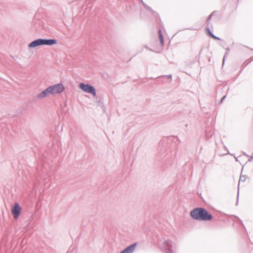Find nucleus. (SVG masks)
Wrapping results in <instances>:
<instances>
[{
    "label": "nucleus",
    "mask_w": 253,
    "mask_h": 253,
    "mask_svg": "<svg viewBox=\"0 0 253 253\" xmlns=\"http://www.w3.org/2000/svg\"><path fill=\"white\" fill-rule=\"evenodd\" d=\"M144 7H145L147 9L151 10V11H152V14H153L154 16H155V13H156V12H155V11H153L150 7H149V6H148L147 4H146V5H145V6H144Z\"/></svg>",
    "instance_id": "dca6fc26"
},
{
    "label": "nucleus",
    "mask_w": 253,
    "mask_h": 253,
    "mask_svg": "<svg viewBox=\"0 0 253 253\" xmlns=\"http://www.w3.org/2000/svg\"><path fill=\"white\" fill-rule=\"evenodd\" d=\"M216 11H214L213 12H212V13H211L209 16H213L215 14V13H216Z\"/></svg>",
    "instance_id": "4be33fe9"
},
{
    "label": "nucleus",
    "mask_w": 253,
    "mask_h": 253,
    "mask_svg": "<svg viewBox=\"0 0 253 253\" xmlns=\"http://www.w3.org/2000/svg\"><path fill=\"white\" fill-rule=\"evenodd\" d=\"M191 217L198 221H210L213 218L212 214L203 208H197L190 212Z\"/></svg>",
    "instance_id": "f257e3e1"
},
{
    "label": "nucleus",
    "mask_w": 253,
    "mask_h": 253,
    "mask_svg": "<svg viewBox=\"0 0 253 253\" xmlns=\"http://www.w3.org/2000/svg\"><path fill=\"white\" fill-rule=\"evenodd\" d=\"M213 39H215V40H220V39L219 38V37H217L216 36H215V35H213V36H212V37Z\"/></svg>",
    "instance_id": "aec40b11"
},
{
    "label": "nucleus",
    "mask_w": 253,
    "mask_h": 253,
    "mask_svg": "<svg viewBox=\"0 0 253 253\" xmlns=\"http://www.w3.org/2000/svg\"><path fill=\"white\" fill-rule=\"evenodd\" d=\"M206 31L207 34L209 35V36L212 38V36H213V34L211 31L209 27H206Z\"/></svg>",
    "instance_id": "9b49d317"
},
{
    "label": "nucleus",
    "mask_w": 253,
    "mask_h": 253,
    "mask_svg": "<svg viewBox=\"0 0 253 253\" xmlns=\"http://www.w3.org/2000/svg\"><path fill=\"white\" fill-rule=\"evenodd\" d=\"M169 79H170V81H171V79H172V75L171 74H170V75H168L167 76H166Z\"/></svg>",
    "instance_id": "412c9836"
},
{
    "label": "nucleus",
    "mask_w": 253,
    "mask_h": 253,
    "mask_svg": "<svg viewBox=\"0 0 253 253\" xmlns=\"http://www.w3.org/2000/svg\"><path fill=\"white\" fill-rule=\"evenodd\" d=\"M65 19H63V22H64L65 24L68 26L71 22H68V21H73V18L72 17H65Z\"/></svg>",
    "instance_id": "6e6552de"
},
{
    "label": "nucleus",
    "mask_w": 253,
    "mask_h": 253,
    "mask_svg": "<svg viewBox=\"0 0 253 253\" xmlns=\"http://www.w3.org/2000/svg\"><path fill=\"white\" fill-rule=\"evenodd\" d=\"M40 45H42V39H38L32 42L29 44L28 47L29 48H34Z\"/></svg>",
    "instance_id": "39448f33"
},
{
    "label": "nucleus",
    "mask_w": 253,
    "mask_h": 253,
    "mask_svg": "<svg viewBox=\"0 0 253 253\" xmlns=\"http://www.w3.org/2000/svg\"><path fill=\"white\" fill-rule=\"evenodd\" d=\"M246 181V177L244 176H241L240 178L239 182L241 181L245 182Z\"/></svg>",
    "instance_id": "a211bd4d"
},
{
    "label": "nucleus",
    "mask_w": 253,
    "mask_h": 253,
    "mask_svg": "<svg viewBox=\"0 0 253 253\" xmlns=\"http://www.w3.org/2000/svg\"><path fill=\"white\" fill-rule=\"evenodd\" d=\"M47 96L48 95H47V94L43 90V91H42L41 93H39L37 95V98L39 99H42V98H44L47 97Z\"/></svg>",
    "instance_id": "9d476101"
},
{
    "label": "nucleus",
    "mask_w": 253,
    "mask_h": 253,
    "mask_svg": "<svg viewBox=\"0 0 253 253\" xmlns=\"http://www.w3.org/2000/svg\"><path fill=\"white\" fill-rule=\"evenodd\" d=\"M51 95H55L62 93L64 90V86L62 84H57L50 86Z\"/></svg>",
    "instance_id": "7ed1b4c3"
},
{
    "label": "nucleus",
    "mask_w": 253,
    "mask_h": 253,
    "mask_svg": "<svg viewBox=\"0 0 253 253\" xmlns=\"http://www.w3.org/2000/svg\"><path fill=\"white\" fill-rule=\"evenodd\" d=\"M163 250L166 253H173V251L171 248H170L169 249H167L166 248H164Z\"/></svg>",
    "instance_id": "ddd939ff"
},
{
    "label": "nucleus",
    "mask_w": 253,
    "mask_h": 253,
    "mask_svg": "<svg viewBox=\"0 0 253 253\" xmlns=\"http://www.w3.org/2000/svg\"><path fill=\"white\" fill-rule=\"evenodd\" d=\"M159 37L160 41V43L162 46H164V39L163 38V36L162 34L161 30L160 29L159 30Z\"/></svg>",
    "instance_id": "1a4fd4ad"
},
{
    "label": "nucleus",
    "mask_w": 253,
    "mask_h": 253,
    "mask_svg": "<svg viewBox=\"0 0 253 253\" xmlns=\"http://www.w3.org/2000/svg\"><path fill=\"white\" fill-rule=\"evenodd\" d=\"M44 91L47 94V95L51 94V91L50 86L46 88Z\"/></svg>",
    "instance_id": "f8f14e48"
},
{
    "label": "nucleus",
    "mask_w": 253,
    "mask_h": 253,
    "mask_svg": "<svg viewBox=\"0 0 253 253\" xmlns=\"http://www.w3.org/2000/svg\"><path fill=\"white\" fill-rule=\"evenodd\" d=\"M137 243H134L133 244L128 246L126 249L123 250L122 251L120 252V253H132L134 250Z\"/></svg>",
    "instance_id": "423d86ee"
},
{
    "label": "nucleus",
    "mask_w": 253,
    "mask_h": 253,
    "mask_svg": "<svg viewBox=\"0 0 253 253\" xmlns=\"http://www.w3.org/2000/svg\"><path fill=\"white\" fill-rule=\"evenodd\" d=\"M226 98V95L224 96L222 99H221L220 102H222L223 100H224V99Z\"/></svg>",
    "instance_id": "5701e85b"
},
{
    "label": "nucleus",
    "mask_w": 253,
    "mask_h": 253,
    "mask_svg": "<svg viewBox=\"0 0 253 253\" xmlns=\"http://www.w3.org/2000/svg\"><path fill=\"white\" fill-rule=\"evenodd\" d=\"M42 45H52L55 44L57 43V40L55 39H42Z\"/></svg>",
    "instance_id": "0eeeda50"
},
{
    "label": "nucleus",
    "mask_w": 253,
    "mask_h": 253,
    "mask_svg": "<svg viewBox=\"0 0 253 253\" xmlns=\"http://www.w3.org/2000/svg\"><path fill=\"white\" fill-rule=\"evenodd\" d=\"M22 208L18 203H15L12 208L11 212L15 219H17L20 215Z\"/></svg>",
    "instance_id": "20e7f679"
},
{
    "label": "nucleus",
    "mask_w": 253,
    "mask_h": 253,
    "mask_svg": "<svg viewBox=\"0 0 253 253\" xmlns=\"http://www.w3.org/2000/svg\"><path fill=\"white\" fill-rule=\"evenodd\" d=\"M164 244L165 245H168L169 246L170 248H172V244L170 241L169 240H166L164 241Z\"/></svg>",
    "instance_id": "4468645a"
},
{
    "label": "nucleus",
    "mask_w": 253,
    "mask_h": 253,
    "mask_svg": "<svg viewBox=\"0 0 253 253\" xmlns=\"http://www.w3.org/2000/svg\"><path fill=\"white\" fill-rule=\"evenodd\" d=\"M211 18H212V17H208V18L207 19L208 25H210V22Z\"/></svg>",
    "instance_id": "6ab92c4d"
},
{
    "label": "nucleus",
    "mask_w": 253,
    "mask_h": 253,
    "mask_svg": "<svg viewBox=\"0 0 253 253\" xmlns=\"http://www.w3.org/2000/svg\"><path fill=\"white\" fill-rule=\"evenodd\" d=\"M140 1L142 2V3L143 4V5L145 6V5H146L143 1L142 0H140Z\"/></svg>",
    "instance_id": "b1692460"
},
{
    "label": "nucleus",
    "mask_w": 253,
    "mask_h": 253,
    "mask_svg": "<svg viewBox=\"0 0 253 253\" xmlns=\"http://www.w3.org/2000/svg\"><path fill=\"white\" fill-rule=\"evenodd\" d=\"M229 50V48H226V51H227V52H226V53L225 54V55H224V57H223V64H224V60H225V58L226 56H227L228 55V51Z\"/></svg>",
    "instance_id": "f3484780"
},
{
    "label": "nucleus",
    "mask_w": 253,
    "mask_h": 253,
    "mask_svg": "<svg viewBox=\"0 0 253 253\" xmlns=\"http://www.w3.org/2000/svg\"><path fill=\"white\" fill-rule=\"evenodd\" d=\"M80 88L85 92L91 93L93 96L96 95V89L93 86L89 84H84V83H80L79 84Z\"/></svg>",
    "instance_id": "f03ea898"
},
{
    "label": "nucleus",
    "mask_w": 253,
    "mask_h": 253,
    "mask_svg": "<svg viewBox=\"0 0 253 253\" xmlns=\"http://www.w3.org/2000/svg\"><path fill=\"white\" fill-rule=\"evenodd\" d=\"M251 61H252V60H247L244 62L242 66H244V67H245L246 66H247Z\"/></svg>",
    "instance_id": "2eb2a0df"
},
{
    "label": "nucleus",
    "mask_w": 253,
    "mask_h": 253,
    "mask_svg": "<svg viewBox=\"0 0 253 253\" xmlns=\"http://www.w3.org/2000/svg\"><path fill=\"white\" fill-rule=\"evenodd\" d=\"M66 253H73L72 251H68Z\"/></svg>",
    "instance_id": "393cba45"
}]
</instances>
